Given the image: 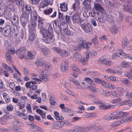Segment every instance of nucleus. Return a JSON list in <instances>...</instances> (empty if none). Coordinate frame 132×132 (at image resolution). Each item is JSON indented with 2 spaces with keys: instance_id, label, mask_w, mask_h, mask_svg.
<instances>
[{
  "instance_id": "f257e3e1",
  "label": "nucleus",
  "mask_w": 132,
  "mask_h": 132,
  "mask_svg": "<svg viewBox=\"0 0 132 132\" xmlns=\"http://www.w3.org/2000/svg\"><path fill=\"white\" fill-rule=\"evenodd\" d=\"M18 27L15 25L12 26L7 25L3 27L2 34L5 37L12 36L16 37L18 35Z\"/></svg>"
},
{
  "instance_id": "f03ea898",
  "label": "nucleus",
  "mask_w": 132,
  "mask_h": 132,
  "mask_svg": "<svg viewBox=\"0 0 132 132\" xmlns=\"http://www.w3.org/2000/svg\"><path fill=\"white\" fill-rule=\"evenodd\" d=\"M42 33L44 36L43 40L46 43L52 44L54 41V37L53 35V30L51 24H49L47 30L46 32Z\"/></svg>"
},
{
  "instance_id": "7ed1b4c3",
  "label": "nucleus",
  "mask_w": 132,
  "mask_h": 132,
  "mask_svg": "<svg viewBox=\"0 0 132 132\" xmlns=\"http://www.w3.org/2000/svg\"><path fill=\"white\" fill-rule=\"evenodd\" d=\"M85 79L87 81L91 82L93 84H94V82H95L97 83L101 84L104 87L106 88H114V87H111V86H112V85L111 84L106 83L105 82L104 80L98 78H94V80H93L87 77L85 78Z\"/></svg>"
},
{
  "instance_id": "20e7f679",
  "label": "nucleus",
  "mask_w": 132,
  "mask_h": 132,
  "mask_svg": "<svg viewBox=\"0 0 132 132\" xmlns=\"http://www.w3.org/2000/svg\"><path fill=\"white\" fill-rule=\"evenodd\" d=\"M22 13L21 15L24 17L29 18V15L30 14L31 17H32L31 14L32 10L31 7L28 5H26L23 6L21 9Z\"/></svg>"
},
{
  "instance_id": "39448f33",
  "label": "nucleus",
  "mask_w": 132,
  "mask_h": 132,
  "mask_svg": "<svg viewBox=\"0 0 132 132\" xmlns=\"http://www.w3.org/2000/svg\"><path fill=\"white\" fill-rule=\"evenodd\" d=\"M38 18L37 20L38 22V28L39 29L41 33H45L46 32L47 30L44 27V24L45 22V20L44 19L38 16Z\"/></svg>"
},
{
  "instance_id": "423d86ee",
  "label": "nucleus",
  "mask_w": 132,
  "mask_h": 132,
  "mask_svg": "<svg viewBox=\"0 0 132 132\" xmlns=\"http://www.w3.org/2000/svg\"><path fill=\"white\" fill-rule=\"evenodd\" d=\"M110 57V56L109 54L105 55L100 59L101 63L108 66L111 65L112 64V62L110 61H109Z\"/></svg>"
},
{
  "instance_id": "0eeeda50",
  "label": "nucleus",
  "mask_w": 132,
  "mask_h": 132,
  "mask_svg": "<svg viewBox=\"0 0 132 132\" xmlns=\"http://www.w3.org/2000/svg\"><path fill=\"white\" fill-rule=\"evenodd\" d=\"M82 29L86 33H89L93 31V27L90 23H84L81 25Z\"/></svg>"
},
{
  "instance_id": "6e6552de",
  "label": "nucleus",
  "mask_w": 132,
  "mask_h": 132,
  "mask_svg": "<svg viewBox=\"0 0 132 132\" xmlns=\"http://www.w3.org/2000/svg\"><path fill=\"white\" fill-rule=\"evenodd\" d=\"M118 57L121 58H126L125 54L121 49H120L115 54H113L112 56L113 59H115Z\"/></svg>"
},
{
  "instance_id": "1a4fd4ad",
  "label": "nucleus",
  "mask_w": 132,
  "mask_h": 132,
  "mask_svg": "<svg viewBox=\"0 0 132 132\" xmlns=\"http://www.w3.org/2000/svg\"><path fill=\"white\" fill-rule=\"evenodd\" d=\"M80 12H79L77 14H74L72 15V17L73 23H81L82 22V20L80 16Z\"/></svg>"
},
{
  "instance_id": "9d476101",
  "label": "nucleus",
  "mask_w": 132,
  "mask_h": 132,
  "mask_svg": "<svg viewBox=\"0 0 132 132\" xmlns=\"http://www.w3.org/2000/svg\"><path fill=\"white\" fill-rule=\"evenodd\" d=\"M113 115L116 116V117H114V119L117 120L120 119L123 117H125L127 116L128 115V114L127 113L124 112L122 111H120L117 112H113Z\"/></svg>"
},
{
  "instance_id": "9b49d317",
  "label": "nucleus",
  "mask_w": 132,
  "mask_h": 132,
  "mask_svg": "<svg viewBox=\"0 0 132 132\" xmlns=\"http://www.w3.org/2000/svg\"><path fill=\"white\" fill-rule=\"evenodd\" d=\"M30 129L34 132H44V130L34 124H31L30 126Z\"/></svg>"
},
{
  "instance_id": "f8f14e48",
  "label": "nucleus",
  "mask_w": 132,
  "mask_h": 132,
  "mask_svg": "<svg viewBox=\"0 0 132 132\" xmlns=\"http://www.w3.org/2000/svg\"><path fill=\"white\" fill-rule=\"evenodd\" d=\"M68 61L64 59L63 60L61 63L60 68L61 71L62 72H65L68 69Z\"/></svg>"
},
{
  "instance_id": "ddd939ff",
  "label": "nucleus",
  "mask_w": 132,
  "mask_h": 132,
  "mask_svg": "<svg viewBox=\"0 0 132 132\" xmlns=\"http://www.w3.org/2000/svg\"><path fill=\"white\" fill-rule=\"evenodd\" d=\"M91 44L90 42L86 43L85 41L81 40L79 41V44L80 47L83 48L88 49L89 48V45Z\"/></svg>"
},
{
  "instance_id": "4468645a",
  "label": "nucleus",
  "mask_w": 132,
  "mask_h": 132,
  "mask_svg": "<svg viewBox=\"0 0 132 132\" xmlns=\"http://www.w3.org/2000/svg\"><path fill=\"white\" fill-rule=\"evenodd\" d=\"M124 7L123 10L125 11H127L129 13L132 14V7L129 2H127V4L123 5Z\"/></svg>"
},
{
  "instance_id": "2eb2a0df",
  "label": "nucleus",
  "mask_w": 132,
  "mask_h": 132,
  "mask_svg": "<svg viewBox=\"0 0 132 132\" xmlns=\"http://www.w3.org/2000/svg\"><path fill=\"white\" fill-rule=\"evenodd\" d=\"M94 7L96 10L104 14L105 13V11L104 9L99 3H94Z\"/></svg>"
},
{
  "instance_id": "dca6fc26",
  "label": "nucleus",
  "mask_w": 132,
  "mask_h": 132,
  "mask_svg": "<svg viewBox=\"0 0 132 132\" xmlns=\"http://www.w3.org/2000/svg\"><path fill=\"white\" fill-rule=\"evenodd\" d=\"M129 43L128 38L127 37H124L122 39V45L123 48H127L129 47Z\"/></svg>"
},
{
  "instance_id": "f3484780",
  "label": "nucleus",
  "mask_w": 132,
  "mask_h": 132,
  "mask_svg": "<svg viewBox=\"0 0 132 132\" xmlns=\"http://www.w3.org/2000/svg\"><path fill=\"white\" fill-rule=\"evenodd\" d=\"M28 18L23 17V16L21 15L20 18V20L22 26L23 28H24L26 25V23L28 21Z\"/></svg>"
},
{
  "instance_id": "a211bd4d",
  "label": "nucleus",
  "mask_w": 132,
  "mask_h": 132,
  "mask_svg": "<svg viewBox=\"0 0 132 132\" xmlns=\"http://www.w3.org/2000/svg\"><path fill=\"white\" fill-rule=\"evenodd\" d=\"M26 50V48L24 46L20 47L16 52V54L18 55L20 54H24Z\"/></svg>"
},
{
  "instance_id": "6ab92c4d",
  "label": "nucleus",
  "mask_w": 132,
  "mask_h": 132,
  "mask_svg": "<svg viewBox=\"0 0 132 132\" xmlns=\"http://www.w3.org/2000/svg\"><path fill=\"white\" fill-rule=\"evenodd\" d=\"M50 3V1L49 0H44L40 3L39 5V8H44L45 7L48 6Z\"/></svg>"
},
{
  "instance_id": "aec40b11",
  "label": "nucleus",
  "mask_w": 132,
  "mask_h": 132,
  "mask_svg": "<svg viewBox=\"0 0 132 132\" xmlns=\"http://www.w3.org/2000/svg\"><path fill=\"white\" fill-rule=\"evenodd\" d=\"M60 55L63 57H67L69 56V53L66 50H62Z\"/></svg>"
},
{
  "instance_id": "412c9836",
  "label": "nucleus",
  "mask_w": 132,
  "mask_h": 132,
  "mask_svg": "<svg viewBox=\"0 0 132 132\" xmlns=\"http://www.w3.org/2000/svg\"><path fill=\"white\" fill-rule=\"evenodd\" d=\"M36 112L41 116L43 119L46 118L45 116L46 112L39 109H37Z\"/></svg>"
},
{
  "instance_id": "4be33fe9",
  "label": "nucleus",
  "mask_w": 132,
  "mask_h": 132,
  "mask_svg": "<svg viewBox=\"0 0 132 132\" xmlns=\"http://www.w3.org/2000/svg\"><path fill=\"white\" fill-rule=\"evenodd\" d=\"M87 81V82H86V84H87V87L92 92H94L96 91V88L94 87L91 86V84H92V83L89 81ZM92 84H93L92 83Z\"/></svg>"
},
{
  "instance_id": "5701e85b",
  "label": "nucleus",
  "mask_w": 132,
  "mask_h": 132,
  "mask_svg": "<svg viewBox=\"0 0 132 132\" xmlns=\"http://www.w3.org/2000/svg\"><path fill=\"white\" fill-rule=\"evenodd\" d=\"M67 6L68 4L64 2L61 4L60 7L61 10L64 11H67L68 10Z\"/></svg>"
},
{
  "instance_id": "b1692460",
  "label": "nucleus",
  "mask_w": 132,
  "mask_h": 132,
  "mask_svg": "<svg viewBox=\"0 0 132 132\" xmlns=\"http://www.w3.org/2000/svg\"><path fill=\"white\" fill-rule=\"evenodd\" d=\"M89 53H87V54L86 55V58H84L83 59H81L80 60V61L81 63L83 65H85L86 64V62L88 61V59L89 57Z\"/></svg>"
},
{
  "instance_id": "393cba45",
  "label": "nucleus",
  "mask_w": 132,
  "mask_h": 132,
  "mask_svg": "<svg viewBox=\"0 0 132 132\" xmlns=\"http://www.w3.org/2000/svg\"><path fill=\"white\" fill-rule=\"evenodd\" d=\"M18 20V18L17 16H14L11 20V22L13 24H17L19 22Z\"/></svg>"
},
{
  "instance_id": "a878e982",
  "label": "nucleus",
  "mask_w": 132,
  "mask_h": 132,
  "mask_svg": "<svg viewBox=\"0 0 132 132\" xmlns=\"http://www.w3.org/2000/svg\"><path fill=\"white\" fill-rule=\"evenodd\" d=\"M63 31L64 33V35H69L71 34V32L70 30H69L68 28H63L64 26L63 25Z\"/></svg>"
},
{
  "instance_id": "bb28decb",
  "label": "nucleus",
  "mask_w": 132,
  "mask_h": 132,
  "mask_svg": "<svg viewBox=\"0 0 132 132\" xmlns=\"http://www.w3.org/2000/svg\"><path fill=\"white\" fill-rule=\"evenodd\" d=\"M81 56L79 53H76L74 54L73 58L75 60L79 61L81 59Z\"/></svg>"
},
{
  "instance_id": "cd10ccee",
  "label": "nucleus",
  "mask_w": 132,
  "mask_h": 132,
  "mask_svg": "<svg viewBox=\"0 0 132 132\" xmlns=\"http://www.w3.org/2000/svg\"><path fill=\"white\" fill-rule=\"evenodd\" d=\"M121 81L124 84L127 85L129 86H130L131 84L127 79L124 78H122L121 79Z\"/></svg>"
},
{
  "instance_id": "c85d7f7f",
  "label": "nucleus",
  "mask_w": 132,
  "mask_h": 132,
  "mask_svg": "<svg viewBox=\"0 0 132 132\" xmlns=\"http://www.w3.org/2000/svg\"><path fill=\"white\" fill-rule=\"evenodd\" d=\"M71 67L73 71L78 72L79 71V69L78 67L75 64H72L71 65Z\"/></svg>"
},
{
  "instance_id": "c756f323",
  "label": "nucleus",
  "mask_w": 132,
  "mask_h": 132,
  "mask_svg": "<svg viewBox=\"0 0 132 132\" xmlns=\"http://www.w3.org/2000/svg\"><path fill=\"white\" fill-rule=\"evenodd\" d=\"M106 18L107 21L110 23H112L114 21L112 16L110 14L106 15Z\"/></svg>"
},
{
  "instance_id": "7c9ffc66",
  "label": "nucleus",
  "mask_w": 132,
  "mask_h": 132,
  "mask_svg": "<svg viewBox=\"0 0 132 132\" xmlns=\"http://www.w3.org/2000/svg\"><path fill=\"white\" fill-rule=\"evenodd\" d=\"M54 114L55 116V119L59 120H61V121H62V120H63V117H59V113L57 111H54Z\"/></svg>"
},
{
  "instance_id": "2f4dec72",
  "label": "nucleus",
  "mask_w": 132,
  "mask_h": 132,
  "mask_svg": "<svg viewBox=\"0 0 132 132\" xmlns=\"http://www.w3.org/2000/svg\"><path fill=\"white\" fill-rule=\"evenodd\" d=\"M35 38V34L30 33L28 36V39L30 41H33Z\"/></svg>"
},
{
  "instance_id": "473e14b6",
  "label": "nucleus",
  "mask_w": 132,
  "mask_h": 132,
  "mask_svg": "<svg viewBox=\"0 0 132 132\" xmlns=\"http://www.w3.org/2000/svg\"><path fill=\"white\" fill-rule=\"evenodd\" d=\"M94 36V38L92 40V42L95 45H97L98 44V41L97 38V36L95 35Z\"/></svg>"
},
{
  "instance_id": "72a5a7b5",
  "label": "nucleus",
  "mask_w": 132,
  "mask_h": 132,
  "mask_svg": "<svg viewBox=\"0 0 132 132\" xmlns=\"http://www.w3.org/2000/svg\"><path fill=\"white\" fill-rule=\"evenodd\" d=\"M43 61L41 59H38L36 60L35 64L37 66H41L43 65Z\"/></svg>"
},
{
  "instance_id": "f704fd0d",
  "label": "nucleus",
  "mask_w": 132,
  "mask_h": 132,
  "mask_svg": "<svg viewBox=\"0 0 132 132\" xmlns=\"http://www.w3.org/2000/svg\"><path fill=\"white\" fill-rule=\"evenodd\" d=\"M41 50L44 54H46L49 52V49L47 47L43 46Z\"/></svg>"
},
{
  "instance_id": "c9c22d12",
  "label": "nucleus",
  "mask_w": 132,
  "mask_h": 132,
  "mask_svg": "<svg viewBox=\"0 0 132 132\" xmlns=\"http://www.w3.org/2000/svg\"><path fill=\"white\" fill-rule=\"evenodd\" d=\"M97 125H94L93 126L88 127L89 128V131L91 130L93 132L97 131Z\"/></svg>"
},
{
  "instance_id": "e433bc0d",
  "label": "nucleus",
  "mask_w": 132,
  "mask_h": 132,
  "mask_svg": "<svg viewBox=\"0 0 132 132\" xmlns=\"http://www.w3.org/2000/svg\"><path fill=\"white\" fill-rule=\"evenodd\" d=\"M53 11L52 9L50 8L44 11V14L46 15H49Z\"/></svg>"
},
{
  "instance_id": "4c0bfd02",
  "label": "nucleus",
  "mask_w": 132,
  "mask_h": 132,
  "mask_svg": "<svg viewBox=\"0 0 132 132\" xmlns=\"http://www.w3.org/2000/svg\"><path fill=\"white\" fill-rule=\"evenodd\" d=\"M110 107L109 106L101 105L99 106V108L103 110H105L109 109Z\"/></svg>"
},
{
  "instance_id": "58836bf2",
  "label": "nucleus",
  "mask_w": 132,
  "mask_h": 132,
  "mask_svg": "<svg viewBox=\"0 0 132 132\" xmlns=\"http://www.w3.org/2000/svg\"><path fill=\"white\" fill-rule=\"evenodd\" d=\"M35 43L36 46L40 50L43 46L42 44L39 43L37 40L35 41Z\"/></svg>"
},
{
  "instance_id": "ea45409f",
  "label": "nucleus",
  "mask_w": 132,
  "mask_h": 132,
  "mask_svg": "<svg viewBox=\"0 0 132 132\" xmlns=\"http://www.w3.org/2000/svg\"><path fill=\"white\" fill-rule=\"evenodd\" d=\"M94 12L95 18H96V16L97 17V16H99V15H101V17L103 16V14H104V13H102V12H99L98 11H97V12H96L94 10Z\"/></svg>"
},
{
  "instance_id": "a19ab883",
  "label": "nucleus",
  "mask_w": 132,
  "mask_h": 132,
  "mask_svg": "<svg viewBox=\"0 0 132 132\" xmlns=\"http://www.w3.org/2000/svg\"><path fill=\"white\" fill-rule=\"evenodd\" d=\"M90 12L88 11H86L83 13V16L86 18L89 17L90 15Z\"/></svg>"
},
{
  "instance_id": "79ce46f5",
  "label": "nucleus",
  "mask_w": 132,
  "mask_h": 132,
  "mask_svg": "<svg viewBox=\"0 0 132 132\" xmlns=\"http://www.w3.org/2000/svg\"><path fill=\"white\" fill-rule=\"evenodd\" d=\"M29 31L30 33L35 34L36 32L35 28L29 27Z\"/></svg>"
},
{
  "instance_id": "37998d69",
  "label": "nucleus",
  "mask_w": 132,
  "mask_h": 132,
  "mask_svg": "<svg viewBox=\"0 0 132 132\" xmlns=\"http://www.w3.org/2000/svg\"><path fill=\"white\" fill-rule=\"evenodd\" d=\"M103 16L101 17V15H99V16H97V20H98L101 23H103L105 22V20L103 18Z\"/></svg>"
},
{
  "instance_id": "c03bdc74",
  "label": "nucleus",
  "mask_w": 132,
  "mask_h": 132,
  "mask_svg": "<svg viewBox=\"0 0 132 132\" xmlns=\"http://www.w3.org/2000/svg\"><path fill=\"white\" fill-rule=\"evenodd\" d=\"M7 8L13 12L15 11V7L12 4H10L8 6Z\"/></svg>"
},
{
  "instance_id": "a18cd8bd",
  "label": "nucleus",
  "mask_w": 132,
  "mask_h": 132,
  "mask_svg": "<svg viewBox=\"0 0 132 132\" xmlns=\"http://www.w3.org/2000/svg\"><path fill=\"white\" fill-rule=\"evenodd\" d=\"M53 49L55 52L58 53H59L60 54V52L62 50L61 49L59 48L56 47H53Z\"/></svg>"
},
{
  "instance_id": "49530a36",
  "label": "nucleus",
  "mask_w": 132,
  "mask_h": 132,
  "mask_svg": "<svg viewBox=\"0 0 132 132\" xmlns=\"http://www.w3.org/2000/svg\"><path fill=\"white\" fill-rule=\"evenodd\" d=\"M31 25L30 27L35 28L37 26L36 21L35 20L32 21L30 22Z\"/></svg>"
},
{
  "instance_id": "de8ad7c7",
  "label": "nucleus",
  "mask_w": 132,
  "mask_h": 132,
  "mask_svg": "<svg viewBox=\"0 0 132 132\" xmlns=\"http://www.w3.org/2000/svg\"><path fill=\"white\" fill-rule=\"evenodd\" d=\"M111 32L113 34H116L117 32V30L116 27H113L111 28L110 29Z\"/></svg>"
},
{
  "instance_id": "09e8293b",
  "label": "nucleus",
  "mask_w": 132,
  "mask_h": 132,
  "mask_svg": "<svg viewBox=\"0 0 132 132\" xmlns=\"http://www.w3.org/2000/svg\"><path fill=\"white\" fill-rule=\"evenodd\" d=\"M6 19L9 20H11L12 18V15L11 13H9L5 16Z\"/></svg>"
},
{
  "instance_id": "8fccbe9b",
  "label": "nucleus",
  "mask_w": 132,
  "mask_h": 132,
  "mask_svg": "<svg viewBox=\"0 0 132 132\" xmlns=\"http://www.w3.org/2000/svg\"><path fill=\"white\" fill-rule=\"evenodd\" d=\"M7 109L9 111H12L13 109V106L11 104H9L6 106Z\"/></svg>"
},
{
  "instance_id": "3c124183",
  "label": "nucleus",
  "mask_w": 132,
  "mask_h": 132,
  "mask_svg": "<svg viewBox=\"0 0 132 132\" xmlns=\"http://www.w3.org/2000/svg\"><path fill=\"white\" fill-rule=\"evenodd\" d=\"M58 27H59V28L57 29H54V30L56 34H60V33H61L62 29L60 28V27L59 26V24L58 26Z\"/></svg>"
},
{
  "instance_id": "603ef678",
  "label": "nucleus",
  "mask_w": 132,
  "mask_h": 132,
  "mask_svg": "<svg viewBox=\"0 0 132 132\" xmlns=\"http://www.w3.org/2000/svg\"><path fill=\"white\" fill-rule=\"evenodd\" d=\"M50 64L49 63L47 64L45 63H43V64L42 66H43V68H45L46 69L47 68L48 69L50 68Z\"/></svg>"
},
{
  "instance_id": "864d4df0",
  "label": "nucleus",
  "mask_w": 132,
  "mask_h": 132,
  "mask_svg": "<svg viewBox=\"0 0 132 132\" xmlns=\"http://www.w3.org/2000/svg\"><path fill=\"white\" fill-rule=\"evenodd\" d=\"M26 108L28 112H32L31 105L30 104H29L27 105Z\"/></svg>"
},
{
  "instance_id": "5fc2aeb1",
  "label": "nucleus",
  "mask_w": 132,
  "mask_h": 132,
  "mask_svg": "<svg viewBox=\"0 0 132 132\" xmlns=\"http://www.w3.org/2000/svg\"><path fill=\"white\" fill-rule=\"evenodd\" d=\"M121 100V99L120 98H118L116 99H113L112 101V102L113 103H115L119 102Z\"/></svg>"
},
{
  "instance_id": "6e6d98bb",
  "label": "nucleus",
  "mask_w": 132,
  "mask_h": 132,
  "mask_svg": "<svg viewBox=\"0 0 132 132\" xmlns=\"http://www.w3.org/2000/svg\"><path fill=\"white\" fill-rule=\"evenodd\" d=\"M74 50L75 51L78 52L80 51V46H77L74 48Z\"/></svg>"
},
{
  "instance_id": "4d7b16f0",
  "label": "nucleus",
  "mask_w": 132,
  "mask_h": 132,
  "mask_svg": "<svg viewBox=\"0 0 132 132\" xmlns=\"http://www.w3.org/2000/svg\"><path fill=\"white\" fill-rule=\"evenodd\" d=\"M111 95L116 97H118L119 96L118 93L115 91L111 92Z\"/></svg>"
},
{
  "instance_id": "13d9d810",
  "label": "nucleus",
  "mask_w": 132,
  "mask_h": 132,
  "mask_svg": "<svg viewBox=\"0 0 132 132\" xmlns=\"http://www.w3.org/2000/svg\"><path fill=\"white\" fill-rule=\"evenodd\" d=\"M107 4L108 5L113 7L114 8L116 7V6H115L116 4L115 3H113L110 1H109L108 2V3Z\"/></svg>"
},
{
  "instance_id": "bf43d9fd",
  "label": "nucleus",
  "mask_w": 132,
  "mask_h": 132,
  "mask_svg": "<svg viewBox=\"0 0 132 132\" xmlns=\"http://www.w3.org/2000/svg\"><path fill=\"white\" fill-rule=\"evenodd\" d=\"M50 104L52 105H54L55 104V102L54 99H52V97L50 99Z\"/></svg>"
},
{
  "instance_id": "052dcab7",
  "label": "nucleus",
  "mask_w": 132,
  "mask_h": 132,
  "mask_svg": "<svg viewBox=\"0 0 132 132\" xmlns=\"http://www.w3.org/2000/svg\"><path fill=\"white\" fill-rule=\"evenodd\" d=\"M9 118V117L8 116H4L3 117L2 120L6 122L8 120Z\"/></svg>"
},
{
  "instance_id": "680f3d73",
  "label": "nucleus",
  "mask_w": 132,
  "mask_h": 132,
  "mask_svg": "<svg viewBox=\"0 0 132 132\" xmlns=\"http://www.w3.org/2000/svg\"><path fill=\"white\" fill-rule=\"evenodd\" d=\"M2 66L4 68V69H10V67L8 66V65L5 63H3L2 64Z\"/></svg>"
},
{
  "instance_id": "e2e57ef3",
  "label": "nucleus",
  "mask_w": 132,
  "mask_h": 132,
  "mask_svg": "<svg viewBox=\"0 0 132 132\" xmlns=\"http://www.w3.org/2000/svg\"><path fill=\"white\" fill-rule=\"evenodd\" d=\"M22 69L24 70L23 71L24 73L26 75L28 74L29 73V71L27 69H26L25 67H23L22 68Z\"/></svg>"
},
{
  "instance_id": "0e129e2a",
  "label": "nucleus",
  "mask_w": 132,
  "mask_h": 132,
  "mask_svg": "<svg viewBox=\"0 0 132 132\" xmlns=\"http://www.w3.org/2000/svg\"><path fill=\"white\" fill-rule=\"evenodd\" d=\"M91 23L94 26H95L97 25V23L96 22V21L94 19H91L90 20Z\"/></svg>"
},
{
  "instance_id": "69168bd1",
  "label": "nucleus",
  "mask_w": 132,
  "mask_h": 132,
  "mask_svg": "<svg viewBox=\"0 0 132 132\" xmlns=\"http://www.w3.org/2000/svg\"><path fill=\"white\" fill-rule=\"evenodd\" d=\"M80 119V118L79 117H74L72 119V121L75 122Z\"/></svg>"
},
{
  "instance_id": "338daca9",
  "label": "nucleus",
  "mask_w": 132,
  "mask_h": 132,
  "mask_svg": "<svg viewBox=\"0 0 132 132\" xmlns=\"http://www.w3.org/2000/svg\"><path fill=\"white\" fill-rule=\"evenodd\" d=\"M94 102L95 103H99L101 104L103 103V102L97 99L94 100Z\"/></svg>"
},
{
  "instance_id": "774afa93",
  "label": "nucleus",
  "mask_w": 132,
  "mask_h": 132,
  "mask_svg": "<svg viewBox=\"0 0 132 132\" xmlns=\"http://www.w3.org/2000/svg\"><path fill=\"white\" fill-rule=\"evenodd\" d=\"M15 86V85L14 82H11L9 85V86L10 88L13 90L14 87Z\"/></svg>"
}]
</instances>
